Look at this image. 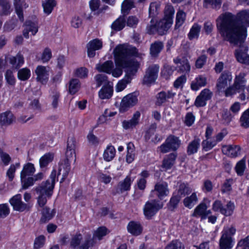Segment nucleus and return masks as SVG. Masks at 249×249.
I'll use <instances>...</instances> for the list:
<instances>
[{
	"instance_id": "e2e57ef3",
	"label": "nucleus",
	"mask_w": 249,
	"mask_h": 249,
	"mask_svg": "<svg viewBox=\"0 0 249 249\" xmlns=\"http://www.w3.org/2000/svg\"><path fill=\"white\" fill-rule=\"evenodd\" d=\"M83 237L80 233L76 234L73 236L71 241V246L73 248L75 249L79 247L81 243Z\"/></svg>"
},
{
	"instance_id": "13d9d810",
	"label": "nucleus",
	"mask_w": 249,
	"mask_h": 249,
	"mask_svg": "<svg viewBox=\"0 0 249 249\" xmlns=\"http://www.w3.org/2000/svg\"><path fill=\"white\" fill-rule=\"evenodd\" d=\"M5 78L7 83L11 86L15 85L16 79L13 74V71L7 70L5 74Z\"/></svg>"
},
{
	"instance_id": "09e8293b",
	"label": "nucleus",
	"mask_w": 249,
	"mask_h": 249,
	"mask_svg": "<svg viewBox=\"0 0 249 249\" xmlns=\"http://www.w3.org/2000/svg\"><path fill=\"white\" fill-rule=\"evenodd\" d=\"M197 201V197L195 193H193L190 196L186 197L183 201L185 207L192 208Z\"/></svg>"
},
{
	"instance_id": "f8f14e48",
	"label": "nucleus",
	"mask_w": 249,
	"mask_h": 249,
	"mask_svg": "<svg viewBox=\"0 0 249 249\" xmlns=\"http://www.w3.org/2000/svg\"><path fill=\"white\" fill-rule=\"evenodd\" d=\"M9 202L16 211L23 212L28 210L30 208L29 206L22 201L20 194H17L13 196L10 199Z\"/></svg>"
},
{
	"instance_id": "f3484780",
	"label": "nucleus",
	"mask_w": 249,
	"mask_h": 249,
	"mask_svg": "<svg viewBox=\"0 0 249 249\" xmlns=\"http://www.w3.org/2000/svg\"><path fill=\"white\" fill-rule=\"evenodd\" d=\"M13 4L19 20L23 21V10L28 7V4L26 3L25 0H13Z\"/></svg>"
},
{
	"instance_id": "4468645a",
	"label": "nucleus",
	"mask_w": 249,
	"mask_h": 249,
	"mask_svg": "<svg viewBox=\"0 0 249 249\" xmlns=\"http://www.w3.org/2000/svg\"><path fill=\"white\" fill-rule=\"evenodd\" d=\"M50 70L48 67L38 66L35 70L37 80L42 84H46L49 79Z\"/></svg>"
},
{
	"instance_id": "37998d69",
	"label": "nucleus",
	"mask_w": 249,
	"mask_h": 249,
	"mask_svg": "<svg viewBox=\"0 0 249 249\" xmlns=\"http://www.w3.org/2000/svg\"><path fill=\"white\" fill-rule=\"evenodd\" d=\"M80 88V81L77 79H72L69 82V91L71 94L76 93Z\"/></svg>"
},
{
	"instance_id": "e433bc0d",
	"label": "nucleus",
	"mask_w": 249,
	"mask_h": 249,
	"mask_svg": "<svg viewBox=\"0 0 249 249\" xmlns=\"http://www.w3.org/2000/svg\"><path fill=\"white\" fill-rule=\"evenodd\" d=\"M43 11L47 15H50L56 5L55 0H44L42 1Z\"/></svg>"
},
{
	"instance_id": "6ab92c4d",
	"label": "nucleus",
	"mask_w": 249,
	"mask_h": 249,
	"mask_svg": "<svg viewBox=\"0 0 249 249\" xmlns=\"http://www.w3.org/2000/svg\"><path fill=\"white\" fill-rule=\"evenodd\" d=\"M76 142L73 138H71L68 141L67 150L66 152V159L70 161L71 160H75L76 154Z\"/></svg>"
},
{
	"instance_id": "9b49d317",
	"label": "nucleus",
	"mask_w": 249,
	"mask_h": 249,
	"mask_svg": "<svg viewBox=\"0 0 249 249\" xmlns=\"http://www.w3.org/2000/svg\"><path fill=\"white\" fill-rule=\"evenodd\" d=\"M159 67L156 65L149 67L143 79L144 84L149 85L154 83L158 77Z\"/></svg>"
},
{
	"instance_id": "5fc2aeb1",
	"label": "nucleus",
	"mask_w": 249,
	"mask_h": 249,
	"mask_svg": "<svg viewBox=\"0 0 249 249\" xmlns=\"http://www.w3.org/2000/svg\"><path fill=\"white\" fill-rule=\"evenodd\" d=\"M133 6V2L132 0H124L122 4V13L124 15L128 14V12L132 8Z\"/></svg>"
},
{
	"instance_id": "c9c22d12",
	"label": "nucleus",
	"mask_w": 249,
	"mask_h": 249,
	"mask_svg": "<svg viewBox=\"0 0 249 249\" xmlns=\"http://www.w3.org/2000/svg\"><path fill=\"white\" fill-rule=\"evenodd\" d=\"M116 154V149L115 147L111 145H108L103 153L104 160L106 161H111L115 157Z\"/></svg>"
},
{
	"instance_id": "ddd939ff",
	"label": "nucleus",
	"mask_w": 249,
	"mask_h": 249,
	"mask_svg": "<svg viewBox=\"0 0 249 249\" xmlns=\"http://www.w3.org/2000/svg\"><path fill=\"white\" fill-rule=\"evenodd\" d=\"M232 77L229 72H223L217 80L216 88L219 91L224 90L230 84Z\"/></svg>"
},
{
	"instance_id": "864d4df0",
	"label": "nucleus",
	"mask_w": 249,
	"mask_h": 249,
	"mask_svg": "<svg viewBox=\"0 0 249 249\" xmlns=\"http://www.w3.org/2000/svg\"><path fill=\"white\" fill-rule=\"evenodd\" d=\"M20 180L22 185V189H26L29 187L34 185L35 180L33 177H23V178L20 176Z\"/></svg>"
},
{
	"instance_id": "9d476101",
	"label": "nucleus",
	"mask_w": 249,
	"mask_h": 249,
	"mask_svg": "<svg viewBox=\"0 0 249 249\" xmlns=\"http://www.w3.org/2000/svg\"><path fill=\"white\" fill-rule=\"evenodd\" d=\"M213 96V93L209 89H203L196 97L194 103L195 106L197 107L205 106L207 102L211 100Z\"/></svg>"
},
{
	"instance_id": "393cba45",
	"label": "nucleus",
	"mask_w": 249,
	"mask_h": 249,
	"mask_svg": "<svg viewBox=\"0 0 249 249\" xmlns=\"http://www.w3.org/2000/svg\"><path fill=\"white\" fill-rule=\"evenodd\" d=\"M134 180V178H131L129 175L123 180L119 182L117 186V191L120 193L128 191L130 190L132 183Z\"/></svg>"
},
{
	"instance_id": "4be33fe9",
	"label": "nucleus",
	"mask_w": 249,
	"mask_h": 249,
	"mask_svg": "<svg viewBox=\"0 0 249 249\" xmlns=\"http://www.w3.org/2000/svg\"><path fill=\"white\" fill-rule=\"evenodd\" d=\"M248 49L246 46H242L235 51V55L238 62L244 64L249 63V55L247 54Z\"/></svg>"
},
{
	"instance_id": "bb28decb",
	"label": "nucleus",
	"mask_w": 249,
	"mask_h": 249,
	"mask_svg": "<svg viewBox=\"0 0 249 249\" xmlns=\"http://www.w3.org/2000/svg\"><path fill=\"white\" fill-rule=\"evenodd\" d=\"M71 170V162L68 160H64L60 162L58 169V175H62V180H64L68 176Z\"/></svg>"
},
{
	"instance_id": "8fccbe9b",
	"label": "nucleus",
	"mask_w": 249,
	"mask_h": 249,
	"mask_svg": "<svg viewBox=\"0 0 249 249\" xmlns=\"http://www.w3.org/2000/svg\"><path fill=\"white\" fill-rule=\"evenodd\" d=\"M31 76V71L27 68L20 69L18 72V77L21 81H26Z\"/></svg>"
},
{
	"instance_id": "b1692460",
	"label": "nucleus",
	"mask_w": 249,
	"mask_h": 249,
	"mask_svg": "<svg viewBox=\"0 0 249 249\" xmlns=\"http://www.w3.org/2000/svg\"><path fill=\"white\" fill-rule=\"evenodd\" d=\"M222 151L224 154L234 158L240 154V148L235 145H224L222 146Z\"/></svg>"
},
{
	"instance_id": "473e14b6",
	"label": "nucleus",
	"mask_w": 249,
	"mask_h": 249,
	"mask_svg": "<svg viewBox=\"0 0 249 249\" xmlns=\"http://www.w3.org/2000/svg\"><path fill=\"white\" fill-rule=\"evenodd\" d=\"M16 118L10 111H6L0 115V122L3 125H9L15 121Z\"/></svg>"
},
{
	"instance_id": "0e129e2a",
	"label": "nucleus",
	"mask_w": 249,
	"mask_h": 249,
	"mask_svg": "<svg viewBox=\"0 0 249 249\" xmlns=\"http://www.w3.org/2000/svg\"><path fill=\"white\" fill-rule=\"evenodd\" d=\"M186 77L184 75L178 77L174 82V87L176 89H182L186 83Z\"/></svg>"
},
{
	"instance_id": "6e6552de",
	"label": "nucleus",
	"mask_w": 249,
	"mask_h": 249,
	"mask_svg": "<svg viewBox=\"0 0 249 249\" xmlns=\"http://www.w3.org/2000/svg\"><path fill=\"white\" fill-rule=\"evenodd\" d=\"M163 206V203L159 200H154L148 201L143 208L144 214L146 216H153Z\"/></svg>"
},
{
	"instance_id": "58836bf2",
	"label": "nucleus",
	"mask_w": 249,
	"mask_h": 249,
	"mask_svg": "<svg viewBox=\"0 0 249 249\" xmlns=\"http://www.w3.org/2000/svg\"><path fill=\"white\" fill-rule=\"evenodd\" d=\"M10 4L7 0H0V16H6L12 11Z\"/></svg>"
},
{
	"instance_id": "cd10ccee",
	"label": "nucleus",
	"mask_w": 249,
	"mask_h": 249,
	"mask_svg": "<svg viewBox=\"0 0 249 249\" xmlns=\"http://www.w3.org/2000/svg\"><path fill=\"white\" fill-rule=\"evenodd\" d=\"M177 157V155L175 153H172L166 155L163 160L162 167L165 170L171 169L175 163Z\"/></svg>"
},
{
	"instance_id": "f257e3e1",
	"label": "nucleus",
	"mask_w": 249,
	"mask_h": 249,
	"mask_svg": "<svg viewBox=\"0 0 249 249\" xmlns=\"http://www.w3.org/2000/svg\"><path fill=\"white\" fill-rule=\"evenodd\" d=\"M113 55L115 65L111 60H107L97 64L96 68L99 71L111 74L115 78L120 77L123 74V69H125V76L115 87L116 91L120 92L130 83L139 68V63L132 57L140 56L135 47L127 44L117 45L113 50Z\"/></svg>"
},
{
	"instance_id": "3c124183",
	"label": "nucleus",
	"mask_w": 249,
	"mask_h": 249,
	"mask_svg": "<svg viewBox=\"0 0 249 249\" xmlns=\"http://www.w3.org/2000/svg\"><path fill=\"white\" fill-rule=\"evenodd\" d=\"M176 68L172 66L165 65L161 70V76L166 79H167L173 74Z\"/></svg>"
},
{
	"instance_id": "4c0bfd02",
	"label": "nucleus",
	"mask_w": 249,
	"mask_h": 249,
	"mask_svg": "<svg viewBox=\"0 0 249 249\" xmlns=\"http://www.w3.org/2000/svg\"><path fill=\"white\" fill-rule=\"evenodd\" d=\"M36 169L34 165L30 162L26 163L23 165L22 171L20 172V176L23 177L32 176L35 172Z\"/></svg>"
},
{
	"instance_id": "052dcab7",
	"label": "nucleus",
	"mask_w": 249,
	"mask_h": 249,
	"mask_svg": "<svg viewBox=\"0 0 249 249\" xmlns=\"http://www.w3.org/2000/svg\"><path fill=\"white\" fill-rule=\"evenodd\" d=\"M234 209V203L231 201H229L226 205V208H223V209L221 210V213L226 216H229L231 214Z\"/></svg>"
},
{
	"instance_id": "5701e85b",
	"label": "nucleus",
	"mask_w": 249,
	"mask_h": 249,
	"mask_svg": "<svg viewBox=\"0 0 249 249\" xmlns=\"http://www.w3.org/2000/svg\"><path fill=\"white\" fill-rule=\"evenodd\" d=\"M173 61L176 64L178 71L185 73H188L190 71L191 67L187 59H181L179 57H177L174 59Z\"/></svg>"
},
{
	"instance_id": "c85d7f7f",
	"label": "nucleus",
	"mask_w": 249,
	"mask_h": 249,
	"mask_svg": "<svg viewBox=\"0 0 249 249\" xmlns=\"http://www.w3.org/2000/svg\"><path fill=\"white\" fill-rule=\"evenodd\" d=\"M113 93V86L107 84L103 86L99 91L98 96L101 99H108L112 97Z\"/></svg>"
},
{
	"instance_id": "20e7f679",
	"label": "nucleus",
	"mask_w": 249,
	"mask_h": 249,
	"mask_svg": "<svg viewBox=\"0 0 249 249\" xmlns=\"http://www.w3.org/2000/svg\"><path fill=\"white\" fill-rule=\"evenodd\" d=\"M172 24L171 19H166L164 18L155 24L154 19L152 18L151 20L150 24L147 27V32L149 34L158 33L160 35H163L167 33Z\"/></svg>"
},
{
	"instance_id": "f03ea898",
	"label": "nucleus",
	"mask_w": 249,
	"mask_h": 249,
	"mask_svg": "<svg viewBox=\"0 0 249 249\" xmlns=\"http://www.w3.org/2000/svg\"><path fill=\"white\" fill-rule=\"evenodd\" d=\"M216 27L225 40L234 45L241 43L249 27V9L240 11L236 16L230 13L220 15L216 19Z\"/></svg>"
},
{
	"instance_id": "de8ad7c7",
	"label": "nucleus",
	"mask_w": 249,
	"mask_h": 249,
	"mask_svg": "<svg viewBox=\"0 0 249 249\" xmlns=\"http://www.w3.org/2000/svg\"><path fill=\"white\" fill-rule=\"evenodd\" d=\"M201 26L197 24H194L188 34V37L190 40L197 38L199 35Z\"/></svg>"
},
{
	"instance_id": "a19ab883",
	"label": "nucleus",
	"mask_w": 249,
	"mask_h": 249,
	"mask_svg": "<svg viewBox=\"0 0 249 249\" xmlns=\"http://www.w3.org/2000/svg\"><path fill=\"white\" fill-rule=\"evenodd\" d=\"M239 122L241 127L244 128H249V107L242 113Z\"/></svg>"
},
{
	"instance_id": "dca6fc26",
	"label": "nucleus",
	"mask_w": 249,
	"mask_h": 249,
	"mask_svg": "<svg viewBox=\"0 0 249 249\" xmlns=\"http://www.w3.org/2000/svg\"><path fill=\"white\" fill-rule=\"evenodd\" d=\"M176 95V92L173 89L168 90L167 92L161 91L156 95V105L161 106L169 99H172Z\"/></svg>"
},
{
	"instance_id": "412c9836",
	"label": "nucleus",
	"mask_w": 249,
	"mask_h": 249,
	"mask_svg": "<svg viewBox=\"0 0 249 249\" xmlns=\"http://www.w3.org/2000/svg\"><path fill=\"white\" fill-rule=\"evenodd\" d=\"M6 60L12 66L14 69H18L24 63V59L23 55L18 53L16 56H10L7 57Z\"/></svg>"
},
{
	"instance_id": "774afa93",
	"label": "nucleus",
	"mask_w": 249,
	"mask_h": 249,
	"mask_svg": "<svg viewBox=\"0 0 249 249\" xmlns=\"http://www.w3.org/2000/svg\"><path fill=\"white\" fill-rule=\"evenodd\" d=\"M241 248V249H249V235L238 241L236 249Z\"/></svg>"
},
{
	"instance_id": "2eb2a0df",
	"label": "nucleus",
	"mask_w": 249,
	"mask_h": 249,
	"mask_svg": "<svg viewBox=\"0 0 249 249\" xmlns=\"http://www.w3.org/2000/svg\"><path fill=\"white\" fill-rule=\"evenodd\" d=\"M103 46L101 40L96 38L90 41L87 45L88 55L89 57H93L95 55V51L100 50Z\"/></svg>"
},
{
	"instance_id": "72a5a7b5",
	"label": "nucleus",
	"mask_w": 249,
	"mask_h": 249,
	"mask_svg": "<svg viewBox=\"0 0 249 249\" xmlns=\"http://www.w3.org/2000/svg\"><path fill=\"white\" fill-rule=\"evenodd\" d=\"M126 20L124 16H121L111 25V29L115 31L122 30L125 26Z\"/></svg>"
},
{
	"instance_id": "c756f323",
	"label": "nucleus",
	"mask_w": 249,
	"mask_h": 249,
	"mask_svg": "<svg viewBox=\"0 0 249 249\" xmlns=\"http://www.w3.org/2000/svg\"><path fill=\"white\" fill-rule=\"evenodd\" d=\"M207 207L204 203L199 204L195 209L193 215L196 217H201L204 218L206 216H208L210 214L211 212L210 210H207Z\"/></svg>"
},
{
	"instance_id": "603ef678",
	"label": "nucleus",
	"mask_w": 249,
	"mask_h": 249,
	"mask_svg": "<svg viewBox=\"0 0 249 249\" xmlns=\"http://www.w3.org/2000/svg\"><path fill=\"white\" fill-rule=\"evenodd\" d=\"M19 167L20 163L19 162L10 165L6 172V176L8 178L9 181H11L13 180L15 177V173L16 170L19 168Z\"/></svg>"
},
{
	"instance_id": "a18cd8bd",
	"label": "nucleus",
	"mask_w": 249,
	"mask_h": 249,
	"mask_svg": "<svg viewBox=\"0 0 249 249\" xmlns=\"http://www.w3.org/2000/svg\"><path fill=\"white\" fill-rule=\"evenodd\" d=\"M127 154L126 156V161L127 163H130L133 161L135 159L134 145L131 142H129L127 144Z\"/></svg>"
},
{
	"instance_id": "a878e982",
	"label": "nucleus",
	"mask_w": 249,
	"mask_h": 249,
	"mask_svg": "<svg viewBox=\"0 0 249 249\" xmlns=\"http://www.w3.org/2000/svg\"><path fill=\"white\" fill-rule=\"evenodd\" d=\"M127 229L130 233L134 236L139 235L142 231V227L141 224L134 221H131L128 223Z\"/></svg>"
},
{
	"instance_id": "338daca9",
	"label": "nucleus",
	"mask_w": 249,
	"mask_h": 249,
	"mask_svg": "<svg viewBox=\"0 0 249 249\" xmlns=\"http://www.w3.org/2000/svg\"><path fill=\"white\" fill-rule=\"evenodd\" d=\"M83 19L78 16H74L71 19V26L74 28H79L82 25Z\"/></svg>"
},
{
	"instance_id": "0eeeda50",
	"label": "nucleus",
	"mask_w": 249,
	"mask_h": 249,
	"mask_svg": "<svg viewBox=\"0 0 249 249\" xmlns=\"http://www.w3.org/2000/svg\"><path fill=\"white\" fill-rule=\"evenodd\" d=\"M169 193L168 184L165 182H159L155 185L154 189L151 191L150 197L156 196L159 199L162 200L169 196Z\"/></svg>"
},
{
	"instance_id": "7ed1b4c3",
	"label": "nucleus",
	"mask_w": 249,
	"mask_h": 249,
	"mask_svg": "<svg viewBox=\"0 0 249 249\" xmlns=\"http://www.w3.org/2000/svg\"><path fill=\"white\" fill-rule=\"evenodd\" d=\"M56 171L53 169L50 175V178L45 182H42L36 188L37 195V204L40 207H43L48 199H50L53 194V190L56 181Z\"/></svg>"
},
{
	"instance_id": "f704fd0d",
	"label": "nucleus",
	"mask_w": 249,
	"mask_h": 249,
	"mask_svg": "<svg viewBox=\"0 0 249 249\" xmlns=\"http://www.w3.org/2000/svg\"><path fill=\"white\" fill-rule=\"evenodd\" d=\"M200 139L198 138H195L191 141L187 146V152L189 155L196 153L200 147Z\"/></svg>"
},
{
	"instance_id": "680f3d73",
	"label": "nucleus",
	"mask_w": 249,
	"mask_h": 249,
	"mask_svg": "<svg viewBox=\"0 0 249 249\" xmlns=\"http://www.w3.org/2000/svg\"><path fill=\"white\" fill-rule=\"evenodd\" d=\"M165 16L164 18L166 19H171L173 22V18L175 13L174 7L171 5H167L165 6L164 10Z\"/></svg>"
},
{
	"instance_id": "4d7b16f0",
	"label": "nucleus",
	"mask_w": 249,
	"mask_h": 249,
	"mask_svg": "<svg viewBox=\"0 0 249 249\" xmlns=\"http://www.w3.org/2000/svg\"><path fill=\"white\" fill-rule=\"evenodd\" d=\"M107 229L105 227H101L97 229V230L94 232L92 238L94 239L95 241L96 238L100 240L102 237L107 234Z\"/></svg>"
},
{
	"instance_id": "1a4fd4ad",
	"label": "nucleus",
	"mask_w": 249,
	"mask_h": 249,
	"mask_svg": "<svg viewBox=\"0 0 249 249\" xmlns=\"http://www.w3.org/2000/svg\"><path fill=\"white\" fill-rule=\"evenodd\" d=\"M138 103V98L136 93L128 94L123 97L122 100L120 110L124 112L128 110L130 107L135 106Z\"/></svg>"
},
{
	"instance_id": "aec40b11",
	"label": "nucleus",
	"mask_w": 249,
	"mask_h": 249,
	"mask_svg": "<svg viewBox=\"0 0 249 249\" xmlns=\"http://www.w3.org/2000/svg\"><path fill=\"white\" fill-rule=\"evenodd\" d=\"M38 25L37 22L27 21L25 23V28L23 31V35L25 38H28L29 37V32H31L32 35L35 36L38 32Z\"/></svg>"
},
{
	"instance_id": "39448f33",
	"label": "nucleus",
	"mask_w": 249,
	"mask_h": 249,
	"mask_svg": "<svg viewBox=\"0 0 249 249\" xmlns=\"http://www.w3.org/2000/svg\"><path fill=\"white\" fill-rule=\"evenodd\" d=\"M236 229L234 227L225 228L222 231L219 240V249H231L233 246V239L232 236L235 234Z\"/></svg>"
},
{
	"instance_id": "a211bd4d",
	"label": "nucleus",
	"mask_w": 249,
	"mask_h": 249,
	"mask_svg": "<svg viewBox=\"0 0 249 249\" xmlns=\"http://www.w3.org/2000/svg\"><path fill=\"white\" fill-rule=\"evenodd\" d=\"M140 117V112L139 111L135 112L130 120H124L122 122L123 127L125 129H133L138 124Z\"/></svg>"
},
{
	"instance_id": "c03bdc74",
	"label": "nucleus",
	"mask_w": 249,
	"mask_h": 249,
	"mask_svg": "<svg viewBox=\"0 0 249 249\" xmlns=\"http://www.w3.org/2000/svg\"><path fill=\"white\" fill-rule=\"evenodd\" d=\"M96 242L94 241V239L91 237L90 235L85 237L84 240L81 242L78 247L79 249H89V248L93 247Z\"/></svg>"
},
{
	"instance_id": "49530a36",
	"label": "nucleus",
	"mask_w": 249,
	"mask_h": 249,
	"mask_svg": "<svg viewBox=\"0 0 249 249\" xmlns=\"http://www.w3.org/2000/svg\"><path fill=\"white\" fill-rule=\"evenodd\" d=\"M186 18V14L181 10H179L176 14L175 28H179L184 23Z\"/></svg>"
},
{
	"instance_id": "2f4dec72",
	"label": "nucleus",
	"mask_w": 249,
	"mask_h": 249,
	"mask_svg": "<svg viewBox=\"0 0 249 249\" xmlns=\"http://www.w3.org/2000/svg\"><path fill=\"white\" fill-rule=\"evenodd\" d=\"M245 73L240 72L237 75L234 79V88L239 90H242L245 89L247 80L245 79Z\"/></svg>"
},
{
	"instance_id": "7c9ffc66",
	"label": "nucleus",
	"mask_w": 249,
	"mask_h": 249,
	"mask_svg": "<svg viewBox=\"0 0 249 249\" xmlns=\"http://www.w3.org/2000/svg\"><path fill=\"white\" fill-rule=\"evenodd\" d=\"M206 77L203 75H198L192 82L191 87L193 90L196 91L199 88L206 86Z\"/></svg>"
},
{
	"instance_id": "79ce46f5",
	"label": "nucleus",
	"mask_w": 249,
	"mask_h": 249,
	"mask_svg": "<svg viewBox=\"0 0 249 249\" xmlns=\"http://www.w3.org/2000/svg\"><path fill=\"white\" fill-rule=\"evenodd\" d=\"M53 159V154L49 153L42 156L39 160L40 168L46 167Z\"/></svg>"
},
{
	"instance_id": "6e6d98bb",
	"label": "nucleus",
	"mask_w": 249,
	"mask_h": 249,
	"mask_svg": "<svg viewBox=\"0 0 249 249\" xmlns=\"http://www.w3.org/2000/svg\"><path fill=\"white\" fill-rule=\"evenodd\" d=\"M192 190L187 186V184L182 183L180 184L178 191V194L180 197L184 196L186 194L190 193Z\"/></svg>"
},
{
	"instance_id": "ea45409f",
	"label": "nucleus",
	"mask_w": 249,
	"mask_h": 249,
	"mask_svg": "<svg viewBox=\"0 0 249 249\" xmlns=\"http://www.w3.org/2000/svg\"><path fill=\"white\" fill-rule=\"evenodd\" d=\"M163 48V44L161 41H155L151 45L150 54L152 56L156 57L161 52Z\"/></svg>"
},
{
	"instance_id": "423d86ee",
	"label": "nucleus",
	"mask_w": 249,
	"mask_h": 249,
	"mask_svg": "<svg viewBox=\"0 0 249 249\" xmlns=\"http://www.w3.org/2000/svg\"><path fill=\"white\" fill-rule=\"evenodd\" d=\"M181 144V141L178 137L173 135H169L165 142L158 148V151L162 153L170 151H175Z\"/></svg>"
},
{
	"instance_id": "bf43d9fd",
	"label": "nucleus",
	"mask_w": 249,
	"mask_h": 249,
	"mask_svg": "<svg viewBox=\"0 0 249 249\" xmlns=\"http://www.w3.org/2000/svg\"><path fill=\"white\" fill-rule=\"evenodd\" d=\"M216 142L214 140H209V139H206L203 141L202 142V146L204 151H208L212 149L216 145Z\"/></svg>"
},
{
	"instance_id": "69168bd1",
	"label": "nucleus",
	"mask_w": 249,
	"mask_h": 249,
	"mask_svg": "<svg viewBox=\"0 0 249 249\" xmlns=\"http://www.w3.org/2000/svg\"><path fill=\"white\" fill-rule=\"evenodd\" d=\"M246 168V162L245 160L242 159L239 161L235 167L236 173L239 176H242L243 174L244 170Z\"/></svg>"
}]
</instances>
